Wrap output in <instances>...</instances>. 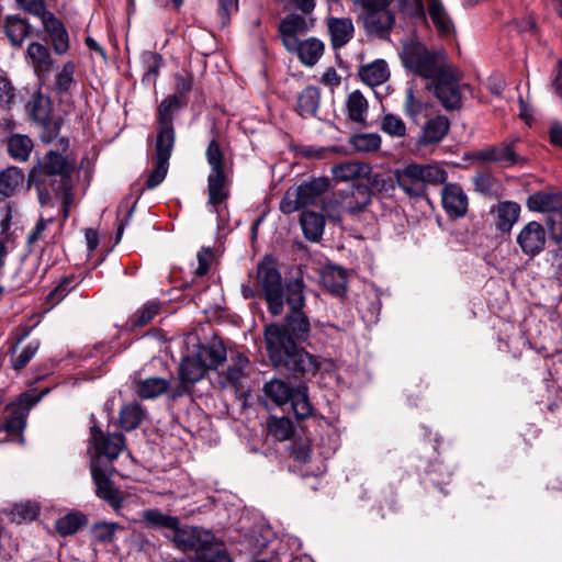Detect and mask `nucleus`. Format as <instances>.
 Segmentation results:
<instances>
[{"label":"nucleus","instance_id":"6e6552de","mask_svg":"<svg viewBox=\"0 0 562 562\" xmlns=\"http://www.w3.org/2000/svg\"><path fill=\"white\" fill-rule=\"evenodd\" d=\"M367 10L364 24L369 33L384 36L394 24V14L389 9L393 0H358Z\"/></svg>","mask_w":562,"mask_h":562},{"label":"nucleus","instance_id":"5fc2aeb1","mask_svg":"<svg viewBox=\"0 0 562 562\" xmlns=\"http://www.w3.org/2000/svg\"><path fill=\"white\" fill-rule=\"evenodd\" d=\"M205 157L210 165L211 172L224 171V153L215 138L209 143Z\"/></svg>","mask_w":562,"mask_h":562},{"label":"nucleus","instance_id":"680f3d73","mask_svg":"<svg viewBox=\"0 0 562 562\" xmlns=\"http://www.w3.org/2000/svg\"><path fill=\"white\" fill-rule=\"evenodd\" d=\"M19 7L23 9L25 12L38 16L42 23L45 22L47 14H53L52 12L45 9V3L43 0H16Z\"/></svg>","mask_w":562,"mask_h":562},{"label":"nucleus","instance_id":"a878e982","mask_svg":"<svg viewBox=\"0 0 562 562\" xmlns=\"http://www.w3.org/2000/svg\"><path fill=\"white\" fill-rule=\"evenodd\" d=\"M527 205L530 210L537 212L562 213V193L561 192H537L528 198Z\"/></svg>","mask_w":562,"mask_h":562},{"label":"nucleus","instance_id":"dca6fc26","mask_svg":"<svg viewBox=\"0 0 562 562\" xmlns=\"http://www.w3.org/2000/svg\"><path fill=\"white\" fill-rule=\"evenodd\" d=\"M372 190L368 184L357 183L344 191L341 209L352 217L359 216L371 204Z\"/></svg>","mask_w":562,"mask_h":562},{"label":"nucleus","instance_id":"bf43d9fd","mask_svg":"<svg viewBox=\"0 0 562 562\" xmlns=\"http://www.w3.org/2000/svg\"><path fill=\"white\" fill-rule=\"evenodd\" d=\"M75 65L72 61L64 64L61 70L56 75V89L59 93L67 92L74 82Z\"/></svg>","mask_w":562,"mask_h":562},{"label":"nucleus","instance_id":"7ed1b4c3","mask_svg":"<svg viewBox=\"0 0 562 562\" xmlns=\"http://www.w3.org/2000/svg\"><path fill=\"white\" fill-rule=\"evenodd\" d=\"M173 543L182 550H194L196 562H232L225 549L213 542V536L198 527L180 524L173 530Z\"/></svg>","mask_w":562,"mask_h":562},{"label":"nucleus","instance_id":"6e6d98bb","mask_svg":"<svg viewBox=\"0 0 562 562\" xmlns=\"http://www.w3.org/2000/svg\"><path fill=\"white\" fill-rule=\"evenodd\" d=\"M40 507L36 503L33 502H24L15 504L12 509L13 518L21 521H31L36 518L38 515Z\"/></svg>","mask_w":562,"mask_h":562},{"label":"nucleus","instance_id":"8fccbe9b","mask_svg":"<svg viewBox=\"0 0 562 562\" xmlns=\"http://www.w3.org/2000/svg\"><path fill=\"white\" fill-rule=\"evenodd\" d=\"M269 434L278 441H284L292 437L294 428L288 417H272L268 423Z\"/></svg>","mask_w":562,"mask_h":562},{"label":"nucleus","instance_id":"7c9ffc66","mask_svg":"<svg viewBox=\"0 0 562 562\" xmlns=\"http://www.w3.org/2000/svg\"><path fill=\"white\" fill-rule=\"evenodd\" d=\"M359 76L368 86L376 87L389 79L390 71L387 64L383 59H378L373 63L361 66L359 69Z\"/></svg>","mask_w":562,"mask_h":562},{"label":"nucleus","instance_id":"f257e3e1","mask_svg":"<svg viewBox=\"0 0 562 562\" xmlns=\"http://www.w3.org/2000/svg\"><path fill=\"white\" fill-rule=\"evenodd\" d=\"M304 281L294 278L286 282L285 303L290 313L285 317L284 325L272 324L266 328L265 338L271 361L278 368H283L296 374H315L319 363L317 359L299 348L292 336L305 341L311 331L310 319L303 312L305 306Z\"/></svg>","mask_w":562,"mask_h":562},{"label":"nucleus","instance_id":"e2e57ef3","mask_svg":"<svg viewBox=\"0 0 562 562\" xmlns=\"http://www.w3.org/2000/svg\"><path fill=\"white\" fill-rule=\"evenodd\" d=\"M38 347H40V345L37 341L30 342L27 346H25L23 348V350L20 352V355L12 358V360H11L12 368L14 370H21V369L25 368L26 364L31 361V359L37 352Z\"/></svg>","mask_w":562,"mask_h":562},{"label":"nucleus","instance_id":"774afa93","mask_svg":"<svg viewBox=\"0 0 562 562\" xmlns=\"http://www.w3.org/2000/svg\"><path fill=\"white\" fill-rule=\"evenodd\" d=\"M476 191L483 194L492 193L494 189V179L488 173H477L473 179Z\"/></svg>","mask_w":562,"mask_h":562},{"label":"nucleus","instance_id":"9b49d317","mask_svg":"<svg viewBox=\"0 0 562 562\" xmlns=\"http://www.w3.org/2000/svg\"><path fill=\"white\" fill-rule=\"evenodd\" d=\"M92 425L90 427V445L95 454L104 456L109 460L116 459L125 447V438L122 434L113 432L104 435L91 416Z\"/></svg>","mask_w":562,"mask_h":562},{"label":"nucleus","instance_id":"2f4dec72","mask_svg":"<svg viewBox=\"0 0 562 562\" xmlns=\"http://www.w3.org/2000/svg\"><path fill=\"white\" fill-rule=\"evenodd\" d=\"M322 281L325 289L336 296H341L347 290V272L340 267H327L323 274Z\"/></svg>","mask_w":562,"mask_h":562},{"label":"nucleus","instance_id":"f03ea898","mask_svg":"<svg viewBox=\"0 0 562 562\" xmlns=\"http://www.w3.org/2000/svg\"><path fill=\"white\" fill-rule=\"evenodd\" d=\"M76 164L61 154L49 150L43 162L30 172V181L34 184L42 206L49 204L52 198L61 200L63 222L70 214L74 202V173Z\"/></svg>","mask_w":562,"mask_h":562},{"label":"nucleus","instance_id":"1a4fd4ad","mask_svg":"<svg viewBox=\"0 0 562 562\" xmlns=\"http://www.w3.org/2000/svg\"><path fill=\"white\" fill-rule=\"evenodd\" d=\"M187 104L188 100H183L179 95L172 94H169L160 102L157 109L158 128L155 140L175 144L176 132L173 127V116L181 109L187 106Z\"/></svg>","mask_w":562,"mask_h":562},{"label":"nucleus","instance_id":"b1692460","mask_svg":"<svg viewBox=\"0 0 562 562\" xmlns=\"http://www.w3.org/2000/svg\"><path fill=\"white\" fill-rule=\"evenodd\" d=\"M449 120L443 115H437L428 120L418 137V144L428 146L440 143L449 132Z\"/></svg>","mask_w":562,"mask_h":562},{"label":"nucleus","instance_id":"0e129e2a","mask_svg":"<svg viewBox=\"0 0 562 562\" xmlns=\"http://www.w3.org/2000/svg\"><path fill=\"white\" fill-rule=\"evenodd\" d=\"M14 97V88L10 80L0 76V108L3 110H9Z\"/></svg>","mask_w":562,"mask_h":562},{"label":"nucleus","instance_id":"aec40b11","mask_svg":"<svg viewBox=\"0 0 562 562\" xmlns=\"http://www.w3.org/2000/svg\"><path fill=\"white\" fill-rule=\"evenodd\" d=\"M25 111L27 117L45 127L49 124L53 112V103L47 94H44L40 90L35 91L31 99L25 104Z\"/></svg>","mask_w":562,"mask_h":562},{"label":"nucleus","instance_id":"37998d69","mask_svg":"<svg viewBox=\"0 0 562 562\" xmlns=\"http://www.w3.org/2000/svg\"><path fill=\"white\" fill-rule=\"evenodd\" d=\"M33 149V142L26 135L14 134L8 139L9 155L19 161H26Z\"/></svg>","mask_w":562,"mask_h":562},{"label":"nucleus","instance_id":"412c9836","mask_svg":"<svg viewBox=\"0 0 562 562\" xmlns=\"http://www.w3.org/2000/svg\"><path fill=\"white\" fill-rule=\"evenodd\" d=\"M396 183L409 196L419 198L426 187L418 171V164H409L395 172Z\"/></svg>","mask_w":562,"mask_h":562},{"label":"nucleus","instance_id":"3c124183","mask_svg":"<svg viewBox=\"0 0 562 562\" xmlns=\"http://www.w3.org/2000/svg\"><path fill=\"white\" fill-rule=\"evenodd\" d=\"M418 171L425 187L428 184H441L447 180V171L438 165H419Z\"/></svg>","mask_w":562,"mask_h":562},{"label":"nucleus","instance_id":"5701e85b","mask_svg":"<svg viewBox=\"0 0 562 562\" xmlns=\"http://www.w3.org/2000/svg\"><path fill=\"white\" fill-rule=\"evenodd\" d=\"M327 29L334 49H339L347 45L355 32L353 23L349 18H328Z\"/></svg>","mask_w":562,"mask_h":562},{"label":"nucleus","instance_id":"c756f323","mask_svg":"<svg viewBox=\"0 0 562 562\" xmlns=\"http://www.w3.org/2000/svg\"><path fill=\"white\" fill-rule=\"evenodd\" d=\"M194 356L200 360L206 370L216 369L226 360V349L221 342L202 345Z\"/></svg>","mask_w":562,"mask_h":562},{"label":"nucleus","instance_id":"4be33fe9","mask_svg":"<svg viewBox=\"0 0 562 562\" xmlns=\"http://www.w3.org/2000/svg\"><path fill=\"white\" fill-rule=\"evenodd\" d=\"M495 227L502 233H508L520 215V205L514 201L498 202L491 209Z\"/></svg>","mask_w":562,"mask_h":562},{"label":"nucleus","instance_id":"2eb2a0df","mask_svg":"<svg viewBox=\"0 0 562 562\" xmlns=\"http://www.w3.org/2000/svg\"><path fill=\"white\" fill-rule=\"evenodd\" d=\"M91 475L95 484L97 496L105 501L119 514L124 499L122 492L114 487L112 481L94 461L91 462Z\"/></svg>","mask_w":562,"mask_h":562},{"label":"nucleus","instance_id":"9d476101","mask_svg":"<svg viewBox=\"0 0 562 562\" xmlns=\"http://www.w3.org/2000/svg\"><path fill=\"white\" fill-rule=\"evenodd\" d=\"M206 372L194 355L184 357L179 366V382L170 389V396L177 398L189 393L191 386L202 380Z\"/></svg>","mask_w":562,"mask_h":562},{"label":"nucleus","instance_id":"603ef678","mask_svg":"<svg viewBox=\"0 0 562 562\" xmlns=\"http://www.w3.org/2000/svg\"><path fill=\"white\" fill-rule=\"evenodd\" d=\"M381 130L392 137H404L406 135V125L404 121L395 114L387 113L381 120Z\"/></svg>","mask_w":562,"mask_h":562},{"label":"nucleus","instance_id":"393cba45","mask_svg":"<svg viewBox=\"0 0 562 562\" xmlns=\"http://www.w3.org/2000/svg\"><path fill=\"white\" fill-rule=\"evenodd\" d=\"M430 21L440 36H450L454 33V24L440 0H426Z\"/></svg>","mask_w":562,"mask_h":562},{"label":"nucleus","instance_id":"c9c22d12","mask_svg":"<svg viewBox=\"0 0 562 562\" xmlns=\"http://www.w3.org/2000/svg\"><path fill=\"white\" fill-rule=\"evenodd\" d=\"M171 387H175V385L171 384L170 380L155 376L140 380L137 383L136 392L139 397L148 400L167 392L170 394Z\"/></svg>","mask_w":562,"mask_h":562},{"label":"nucleus","instance_id":"cd10ccee","mask_svg":"<svg viewBox=\"0 0 562 562\" xmlns=\"http://www.w3.org/2000/svg\"><path fill=\"white\" fill-rule=\"evenodd\" d=\"M209 204L212 212L220 213V205L227 199L226 177L224 171L210 172L207 177Z\"/></svg>","mask_w":562,"mask_h":562},{"label":"nucleus","instance_id":"4c0bfd02","mask_svg":"<svg viewBox=\"0 0 562 562\" xmlns=\"http://www.w3.org/2000/svg\"><path fill=\"white\" fill-rule=\"evenodd\" d=\"M26 54L27 57L32 60L34 70L38 76L50 70L53 59L46 46L33 42L27 46Z\"/></svg>","mask_w":562,"mask_h":562},{"label":"nucleus","instance_id":"a18cd8bd","mask_svg":"<svg viewBox=\"0 0 562 562\" xmlns=\"http://www.w3.org/2000/svg\"><path fill=\"white\" fill-rule=\"evenodd\" d=\"M143 416V409L138 404L125 405L120 411V425L126 431L134 430L140 425Z\"/></svg>","mask_w":562,"mask_h":562},{"label":"nucleus","instance_id":"6ab92c4d","mask_svg":"<svg viewBox=\"0 0 562 562\" xmlns=\"http://www.w3.org/2000/svg\"><path fill=\"white\" fill-rule=\"evenodd\" d=\"M441 202L445 211L451 217H462L468 211V196L459 184H445L441 191Z\"/></svg>","mask_w":562,"mask_h":562},{"label":"nucleus","instance_id":"e433bc0d","mask_svg":"<svg viewBox=\"0 0 562 562\" xmlns=\"http://www.w3.org/2000/svg\"><path fill=\"white\" fill-rule=\"evenodd\" d=\"M4 32L12 45L21 46L30 35L31 25L18 15H9L5 20Z\"/></svg>","mask_w":562,"mask_h":562},{"label":"nucleus","instance_id":"864d4df0","mask_svg":"<svg viewBox=\"0 0 562 562\" xmlns=\"http://www.w3.org/2000/svg\"><path fill=\"white\" fill-rule=\"evenodd\" d=\"M142 60L145 68L144 80L155 81L162 65V57L155 52H144Z\"/></svg>","mask_w":562,"mask_h":562},{"label":"nucleus","instance_id":"20e7f679","mask_svg":"<svg viewBox=\"0 0 562 562\" xmlns=\"http://www.w3.org/2000/svg\"><path fill=\"white\" fill-rule=\"evenodd\" d=\"M401 59L405 68L432 81L451 67L443 50H429L418 42H409L403 46Z\"/></svg>","mask_w":562,"mask_h":562},{"label":"nucleus","instance_id":"a19ab883","mask_svg":"<svg viewBox=\"0 0 562 562\" xmlns=\"http://www.w3.org/2000/svg\"><path fill=\"white\" fill-rule=\"evenodd\" d=\"M142 518L149 528H160L173 530L179 525V518L167 515L157 508L146 509L142 513Z\"/></svg>","mask_w":562,"mask_h":562},{"label":"nucleus","instance_id":"79ce46f5","mask_svg":"<svg viewBox=\"0 0 562 562\" xmlns=\"http://www.w3.org/2000/svg\"><path fill=\"white\" fill-rule=\"evenodd\" d=\"M24 173L18 167H8L0 173V193L3 198L14 194L16 189L23 183Z\"/></svg>","mask_w":562,"mask_h":562},{"label":"nucleus","instance_id":"338daca9","mask_svg":"<svg viewBox=\"0 0 562 562\" xmlns=\"http://www.w3.org/2000/svg\"><path fill=\"white\" fill-rule=\"evenodd\" d=\"M548 226L550 235L557 243L562 241V213H553L548 217Z\"/></svg>","mask_w":562,"mask_h":562},{"label":"nucleus","instance_id":"c03bdc74","mask_svg":"<svg viewBox=\"0 0 562 562\" xmlns=\"http://www.w3.org/2000/svg\"><path fill=\"white\" fill-rule=\"evenodd\" d=\"M25 427V414L22 411L11 412L4 420L0 422V442L5 441L10 435L19 434Z\"/></svg>","mask_w":562,"mask_h":562},{"label":"nucleus","instance_id":"13d9d810","mask_svg":"<svg viewBox=\"0 0 562 562\" xmlns=\"http://www.w3.org/2000/svg\"><path fill=\"white\" fill-rule=\"evenodd\" d=\"M74 281V278L69 277L63 279L59 284L47 294L46 302L54 306L63 301L75 288Z\"/></svg>","mask_w":562,"mask_h":562},{"label":"nucleus","instance_id":"a211bd4d","mask_svg":"<svg viewBox=\"0 0 562 562\" xmlns=\"http://www.w3.org/2000/svg\"><path fill=\"white\" fill-rule=\"evenodd\" d=\"M516 139L505 140L498 146H492L477 151L476 158L486 162H496L503 167H512L519 161V156L514 150Z\"/></svg>","mask_w":562,"mask_h":562},{"label":"nucleus","instance_id":"58836bf2","mask_svg":"<svg viewBox=\"0 0 562 562\" xmlns=\"http://www.w3.org/2000/svg\"><path fill=\"white\" fill-rule=\"evenodd\" d=\"M428 109V103L425 102L414 90L412 86L407 87L405 91V100L403 104V110L405 115L418 124L419 119L423 114L426 113Z\"/></svg>","mask_w":562,"mask_h":562},{"label":"nucleus","instance_id":"c85d7f7f","mask_svg":"<svg viewBox=\"0 0 562 562\" xmlns=\"http://www.w3.org/2000/svg\"><path fill=\"white\" fill-rule=\"evenodd\" d=\"M370 172V165L359 161H346L335 165L331 168V175L336 181H349L358 178H364L368 177Z\"/></svg>","mask_w":562,"mask_h":562},{"label":"nucleus","instance_id":"423d86ee","mask_svg":"<svg viewBox=\"0 0 562 562\" xmlns=\"http://www.w3.org/2000/svg\"><path fill=\"white\" fill-rule=\"evenodd\" d=\"M263 392L278 406L290 403L291 409L297 419H305L313 413L305 383L301 382L292 387L285 381L274 379L265 384Z\"/></svg>","mask_w":562,"mask_h":562},{"label":"nucleus","instance_id":"39448f33","mask_svg":"<svg viewBox=\"0 0 562 562\" xmlns=\"http://www.w3.org/2000/svg\"><path fill=\"white\" fill-rule=\"evenodd\" d=\"M256 280L269 312L274 316L281 315L285 303L286 284L283 286L281 273L272 258L265 257L258 265Z\"/></svg>","mask_w":562,"mask_h":562},{"label":"nucleus","instance_id":"f704fd0d","mask_svg":"<svg viewBox=\"0 0 562 562\" xmlns=\"http://www.w3.org/2000/svg\"><path fill=\"white\" fill-rule=\"evenodd\" d=\"M321 102V91L317 87L307 86L297 95L296 112L299 115L313 116L316 114Z\"/></svg>","mask_w":562,"mask_h":562},{"label":"nucleus","instance_id":"ddd939ff","mask_svg":"<svg viewBox=\"0 0 562 562\" xmlns=\"http://www.w3.org/2000/svg\"><path fill=\"white\" fill-rule=\"evenodd\" d=\"M313 26V20L304 15L291 13L281 20L279 32L283 45L288 50L297 46L299 37Z\"/></svg>","mask_w":562,"mask_h":562},{"label":"nucleus","instance_id":"09e8293b","mask_svg":"<svg viewBox=\"0 0 562 562\" xmlns=\"http://www.w3.org/2000/svg\"><path fill=\"white\" fill-rule=\"evenodd\" d=\"M350 144L357 151L372 153L380 148L381 137L376 133H361L353 135Z\"/></svg>","mask_w":562,"mask_h":562},{"label":"nucleus","instance_id":"f8f14e48","mask_svg":"<svg viewBox=\"0 0 562 562\" xmlns=\"http://www.w3.org/2000/svg\"><path fill=\"white\" fill-rule=\"evenodd\" d=\"M516 241L526 256L533 258L546 247V229L538 222H529L518 233Z\"/></svg>","mask_w":562,"mask_h":562},{"label":"nucleus","instance_id":"69168bd1","mask_svg":"<svg viewBox=\"0 0 562 562\" xmlns=\"http://www.w3.org/2000/svg\"><path fill=\"white\" fill-rule=\"evenodd\" d=\"M192 89L191 75L176 76V92L172 95H179L183 100H188V94Z\"/></svg>","mask_w":562,"mask_h":562},{"label":"nucleus","instance_id":"0eeeda50","mask_svg":"<svg viewBox=\"0 0 562 562\" xmlns=\"http://www.w3.org/2000/svg\"><path fill=\"white\" fill-rule=\"evenodd\" d=\"M459 82V72L451 66L432 81H429L427 88L434 92L446 110H458L462 104Z\"/></svg>","mask_w":562,"mask_h":562},{"label":"nucleus","instance_id":"49530a36","mask_svg":"<svg viewBox=\"0 0 562 562\" xmlns=\"http://www.w3.org/2000/svg\"><path fill=\"white\" fill-rule=\"evenodd\" d=\"M86 524L87 518L83 514L70 513L56 521V529L61 536H70L76 533Z\"/></svg>","mask_w":562,"mask_h":562},{"label":"nucleus","instance_id":"052dcab7","mask_svg":"<svg viewBox=\"0 0 562 562\" xmlns=\"http://www.w3.org/2000/svg\"><path fill=\"white\" fill-rule=\"evenodd\" d=\"M301 209L303 207L295 187L288 189L280 202L281 212L284 214H291Z\"/></svg>","mask_w":562,"mask_h":562},{"label":"nucleus","instance_id":"4468645a","mask_svg":"<svg viewBox=\"0 0 562 562\" xmlns=\"http://www.w3.org/2000/svg\"><path fill=\"white\" fill-rule=\"evenodd\" d=\"M329 182L326 178H317L313 179L310 182L300 184L295 187L296 192L299 193V198L302 204V207H306L310 205H318L319 202H323L322 210L335 222H340V215H333L327 207V203L323 201V194L328 189Z\"/></svg>","mask_w":562,"mask_h":562},{"label":"nucleus","instance_id":"473e14b6","mask_svg":"<svg viewBox=\"0 0 562 562\" xmlns=\"http://www.w3.org/2000/svg\"><path fill=\"white\" fill-rule=\"evenodd\" d=\"M292 52H296L300 60L306 66H314L324 54V44L315 37L297 42V46Z\"/></svg>","mask_w":562,"mask_h":562},{"label":"nucleus","instance_id":"4d7b16f0","mask_svg":"<svg viewBox=\"0 0 562 562\" xmlns=\"http://www.w3.org/2000/svg\"><path fill=\"white\" fill-rule=\"evenodd\" d=\"M121 527L116 522L101 521L94 524L92 527V533L97 541L101 543H108L113 541L114 533Z\"/></svg>","mask_w":562,"mask_h":562},{"label":"nucleus","instance_id":"ea45409f","mask_svg":"<svg viewBox=\"0 0 562 562\" xmlns=\"http://www.w3.org/2000/svg\"><path fill=\"white\" fill-rule=\"evenodd\" d=\"M346 109L350 121L362 123L367 119L369 103L359 90H355L347 98Z\"/></svg>","mask_w":562,"mask_h":562},{"label":"nucleus","instance_id":"72a5a7b5","mask_svg":"<svg viewBox=\"0 0 562 562\" xmlns=\"http://www.w3.org/2000/svg\"><path fill=\"white\" fill-rule=\"evenodd\" d=\"M304 236L311 241H318L324 233L325 218L322 214L304 211L300 217Z\"/></svg>","mask_w":562,"mask_h":562},{"label":"nucleus","instance_id":"bb28decb","mask_svg":"<svg viewBox=\"0 0 562 562\" xmlns=\"http://www.w3.org/2000/svg\"><path fill=\"white\" fill-rule=\"evenodd\" d=\"M43 26L50 36L56 54H65L69 48V36L61 21L54 14H47Z\"/></svg>","mask_w":562,"mask_h":562},{"label":"nucleus","instance_id":"de8ad7c7","mask_svg":"<svg viewBox=\"0 0 562 562\" xmlns=\"http://www.w3.org/2000/svg\"><path fill=\"white\" fill-rule=\"evenodd\" d=\"M159 305L155 302H148L138 308L128 319L131 328L143 327L149 324L158 314Z\"/></svg>","mask_w":562,"mask_h":562},{"label":"nucleus","instance_id":"f3484780","mask_svg":"<svg viewBox=\"0 0 562 562\" xmlns=\"http://www.w3.org/2000/svg\"><path fill=\"white\" fill-rule=\"evenodd\" d=\"M173 147L175 144L172 143L155 140V154L153 156L154 169L149 173L146 183L148 189L158 187L165 180Z\"/></svg>","mask_w":562,"mask_h":562}]
</instances>
